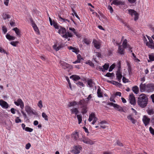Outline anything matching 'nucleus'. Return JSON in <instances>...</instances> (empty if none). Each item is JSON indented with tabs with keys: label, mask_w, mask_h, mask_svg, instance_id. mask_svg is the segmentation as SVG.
Segmentation results:
<instances>
[{
	"label": "nucleus",
	"mask_w": 154,
	"mask_h": 154,
	"mask_svg": "<svg viewBox=\"0 0 154 154\" xmlns=\"http://www.w3.org/2000/svg\"><path fill=\"white\" fill-rule=\"evenodd\" d=\"M148 102V98L146 95L141 94L138 98L137 103L139 106L142 108L146 107Z\"/></svg>",
	"instance_id": "f257e3e1"
},
{
	"label": "nucleus",
	"mask_w": 154,
	"mask_h": 154,
	"mask_svg": "<svg viewBox=\"0 0 154 154\" xmlns=\"http://www.w3.org/2000/svg\"><path fill=\"white\" fill-rule=\"evenodd\" d=\"M140 88L141 92L144 91L148 92H152L154 91V84L150 83L146 84L141 83L140 85Z\"/></svg>",
	"instance_id": "f03ea898"
},
{
	"label": "nucleus",
	"mask_w": 154,
	"mask_h": 154,
	"mask_svg": "<svg viewBox=\"0 0 154 154\" xmlns=\"http://www.w3.org/2000/svg\"><path fill=\"white\" fill-rule=\"evenodd\" d=\"M128 13L131 16L133 15L135 16L134 20L136 21L139 18V14L135 10L133 9H129L128 10Z\"/></svg>",
	"instance_id": "7ed1b4c3"
},
{
	"label": "nucleus",
	"mask_w": 154,
	"mask_h": 154,
	"mask_svg": "<svg viewBox=\"0 0 154 154\" xmlns=\"http://www.w3.org/2000/svg\"><path fill=\"white\" fill-rule=\"evenodd\" d=\"M82 149V147L79 145L74 146L73 147L71 152L75 154H79L80 152Z\"/></svg>",
	"instance_id": "20e7f679"
},
{
	"label": "nucleus",
	"mask_w": 154,
	"mask_h": 154,
	"mask_svg": "<svg viewBox=\"0 0 154 154\" xmlns=\"http://www.w3.org/2000/svg\"><path fill=\"white\" fill-rule=\"evenodd\" d=\"M58 33L61 35V36L64 38H67L66 32V29L62 26H60L58 29Z\"/></svg>",
	"instance_id": "39448f33"
},
{
	"label": "nucleus",
	"mask_w": 154,
	"mask_h": 154,
	"mask_svg": "<svg viewBox=\"0 0 154 154\" xmlns=\"http://www.w3.org/2000/svg\"><path fill=\"white\" fill-rule=\"evenodd\" d=\"M120 68V66H119L116 74V78L119 82H121V79L122 76V72L121 71Z\"/></svg>",
	"instance_id": "423d86ee"
},
{
	"label": "nucleus",
	"mask_w": 154,
	"mask_h": 154,
	"mask_svg": "<svg viewBox=\"0 0 154 154\" xmlns=\"http://www.w3.org/2000/svg\"><path fill=\"white\" fill-rule=\"evenodd\" d=\"M14 103L17 106H20L22 109L24 108V103L21 99H18L16 101H14Z\"/></svg>",
	"instance_id": "0eeeda50"
},
{
	"label": "nucleus",
	"mask_w": 154,
	"mask_h": 154,
	"mask_svg": "<svg viewBox=\"0 0 154 154\" xmlns=\"http://www.w3.org/2000/svg\"><path fill=\"white\" fill-rule=\"evenodd\" d=\"M142 121L145 126H146L149 124L150 119L146 115H144L143 117Z\"/></svg>",
	"instance_id": "6e6552de"
},
{
	"label": "nucleus",
	"mask_w": 154,
	"mask_h": 154,
	"mask_svg": "<svg viewBox=\"0 0 154 154\" xmlns=\"http://www.w3.org/2000/svg\"><path fill=\"white\" fill-rule=\"evenodd\" d=\"M130 103L132 105H134L136 104L135 98L133 93L130 94L129 97Z\"/></svg>",
	"instance_id": "1a4fd4ad"
},
{
	"label": "nucleus",
	"mask_w": 154,
	"mask_h": 154,
	"mask_svg": "<svg viewBox=\"0 0 154 154\" xmlns=\"http://www.w3.org/2000/svg\"><path fill=\"white\" fill-rule=\"evenodd\" d=\"M25 110L28 114L32 113L35 114L34 112L33 111L32 109L29 106L26 105L25 107Z\"/></svg>",
	"instance_id": "9d476101"
},
{
	"label": "nucleus",
	"mask_w": 154,
	"mask_h": 154,
	"mask_svg": "<svg viewBox=\"0 0 154 154\" xmlns=\"http://www.w3.org/2000/svg\"><path fill=\"white\" fill-rule=\"evenodd\" d=\"M92 43L94 47L97 49H99L100 48L101 44L99 41H97L96 39H94Z\"/></svg>",
	"instance_id": "9b49d317"
},
{
	"label": "nucleus",
	"mask_w": 154,
	"mask_h": 154,
	"mask_svg": "<svg viewBox=\"0 0 154 154\" xmlns=\"http://www.w3.org/2000/svg\"><path fill=\"white\" fill-rule=\"evenodd\" d=\"M0 105L3 108L7 109L8 107V103L3 100H0Z\"/></svg>",
	"instance_id": "f8f14e48"
},
{
	"label": "nucleus",
	"mask_w": 154,
	"mask_h": 154,
	"mask_svg": "<svg viewBox=\"0 0 154 154\" xmlns=\"http://www.w3.org/2000/svg\"><path fill=\"white\" fill-rule=\"evenodd\" d=\"M78 105L80 106L81 107L87 106V104L84 99L80 100L78 102Z\"/></svg>",
	"instance_id": "ddd939ff"
},
{
	"label": "nucleus",
	"mask_w": 154,
	"mask_h": 154,
	"mask_svg": "<svg viewBox=\"0 0 154 154\" xmlns=\"http://www.w3.org/2000/svg\"><path fill=\"white\" fill-rule=\"evenodd\" d=\"M127 118L131 122L132 124H134L136 123V120L133 117L132 114L129 115L127 116Z\"/></svg>",
	"instance_id": "4468645a"
},
{
	"label": "nucleus",
	"mask_w": 154,
	"mask_h": 154,
	"mask_svg": "<svg viewBox=\"0 0 154 154\" xmlns=\"http://www.w3.org/2000/svg\"><path fill=\"white\" fill-rule=\"evenodd\" d=\"M124 48H123V47L122 48V46L121 45H119V47H118V53L122 54H124Z\"/></svg>",
	"instance_id": "2eb2a0df"
},
{
	"label": "nucleus",
	"mask_w": 154,
	"mask_h": 154,
	"mask_svg": "<svg viewBox=\"0 0 154 154\" xmlns=\"http://www.w3.org/2000/svg\"><path fill=\"white\" fill-rule=\"evenodd\" d=\"M63 46L62 44H60L58 46L57 44H55L53 46V48L56 51H59L61 48H62Z\"/></svg>",
	"instance_id": "dca6fc26"
},
{
	"label": "nucleus",
	"mask_w": 154,
	"mask_h": 154,
	"mask_svg": "<svg viewBox=\"0 0 154 154\" xmlns=\"http://www.w3.org/2000/svg\"><path fill=\"white\" fill-rule=\"evenodd\" d=\"M82 141L84 143L90 144H93V142L87 138H84L82 140Z\"/></svg>",
	"instance_id": "f3484780"
},
{
	"label": "nucleus",
	"mask_w": 154,
	"mask_h": 154,
	"mask_svg": "<svg viewBox=\"0 0 154 154\" xmlns=\"http://www.w3.org/2000/svg\"><path fill=\"white\" fill-rule=\"evenodd\" d=\"M124 3L123 2L118 1L117 0H114L112 2L111 5H112V4H114L115 5H124Z\"/></svg>",
	"instance_id": "a211bd4d"
},
{
	"label": "nucleus",
	"mask_w": 154,
	"mask_h": 154,
	"mask_svg": "<svg viewBox=\"0 0 154 154\" xmlns=\"http://www.w3.org/2000/svg\"><path fill=\"white\" fill-rule=\"evenodd\" d=\"M70 110L72 114H75V115H76L79 112L78 109L76 108L71 109Z\"/></svg>",
	"instance_id": "6ab92c4d"
},
{
	"label": "nucleus",
	"mask_w": 154,
	"mask_h": 154,
	"mask_svg": "<svg viewBox=\"0 0 154 154\" xmlns=\"http://www.w3.org/2000/svg\"><path fill=\"white\" fill-rule=\"evenodd\" d=\"M114 107L119 111L123 112L124 111L123 108L117 104H116Z\"/></svg>",
	"instance_id": "aec40b11"
},
{
	"label": "nucleus",
	"mask_w": 154,
	"mask_h": 154,
	"mask_svg": "<svg viewBox=\"0 0 154 154\" xmlns=\"http://www.w3.org/2000/svg\"><path fill=\"white\" fill-rule=\"evenodd\" d=\"M70 79H72L73 80L76 81L80 79V77L78 75H72L70 77Z\"/></svg>",
	"instance_id": "412c9836"
},
{
	"label": "nucleus",
	"mask_w": 154,
	"mask_h": 154,
	"mask_svg": "<svg viewBox=\"0 0 154 154\" xmlns=\"http://www.w3.org/2000/svg\"><path fill=\"white\" fill-rule=\"evenodd\" d=\"M127 41L126 39H125L122 43V46L123 48H130V45H127Z\"/></svg>",
	"instance_id": "4be33fe9"
},
{
	"label": "nucleus",
	"mask_w": 154,
	"mask_h": 154,
	"mask_svg": "<svg viewBox=\"0 0 154 154\" xmlns=\"http://www.w3.org/2000/svg\"><path fill=\"white\" fill-rule=\"evenodd\" d=\"M72 138H74L75 140H77L79 138L78 133L77 132H75L74 133H73L72 135Z\"/></svg>",
	"instance_id": "5701e85b"
},
{
	"label": "nucleus",
	"mask_w": 154,
	"mask_h": 154,
	"mask_svg": "<svg viewBox=\"0 0 154 154\" xmlns=\"http://www.w3.org/2000/svg\"><path fill=\"white\" fill-rule=\"evenodd\" d=\"M13 30L15 31L17 35L19 37H20L21 36V34L20 33V31L19 29L17 28V27H15L13 29Z\"/></svg>",
	"instance_id": "b1692460"
},
{
	"label": "nucleus",
	"mask_w": 154,
	"mask_h": 154,
	"mask_svg": "<svg viewBox=\"0 0 154 154\" xmlns=\"http://www.w3.org/2000/svg\"><path fill=\"white\" fill-rule=\"evenodd\" d=\"M95 114L93 112H92L89 116L88 121L91 122L94 118H95Z\"/></svg>",
	"instance_id": "393cba45"
},
{
	"label": "nucleus",
	"mask_w": 154,
	"mask_h": 154,
	"mask_svg": "<svg viewBox=\"0 0 154 154\" xmlns=\"http://www.w3.org/2000/svg\"><path fill=\"white\" fill-rule=\"evenodd\" d=\"M6 37L7 39L10 40H14L16 38V37H15L11 36L10 34H7L6 35Z\"/></svg>",
	"instance_id": "a878e982"
},
{
	"label": "nucleus",
	"mask_w": 154,
	"mask_h": 154,
	"mask_svg": "<svg viewBox=\"0 0 154 154\" xmlns=\"http://www.w3.org/2000/svg\"><path fill=\"white\" fill-rule=\"evenodd\" d=\"M149 59L147 60L148 62H150L152 61H154V54H152L151 55H149Z\"/></svg>",
	"instance_id": "bb28decb"
},
{
	"label": "nucleus",
	"mask_w": 154,
	"mask_h": 154,
	"mask_svg": "<svg viewBox=\"0 0 154 154\" xmlns=\"http://www.w3.org/2000/svg\"><path fill=\"white\" fill-rule=\"evenodd\" d=\"M78 102H77L75 101L73 102H70L69 104L68 105V106L69 107L73 106H75L76 105H78Z\"/></svg>",
	"instance_id": "cd10ccee"
},
{
	"label": "nucleus",
	"mask_w": 154,
	"mask_h": 154,
	"mask_svg": "<svg viewBox=\"0 0 154 154\" xmlns=\"http://www.w3.org/2000/svg\"><path fill=\"white\" fill-rule=\"evenodd\" d=\"M109 66V64L105 63L103 66V68L102 69V67H101V69H102V71L103 72L105 70H107L108 69Z\"/></svg>",
	"instance_id": "c85d7f7f"
},
{
	"label": "nucleus",
	"mask_w": 154,
	"mask_h": 154,
	"mask_svg": "<svg viewBox=\"0 0 154 154\" xmlns=\"http://www.w3.org/2000/svg\"><path fill=\"white\" fill-rule=\"evenodd\" d=\"M81 108H82V114H85L87 112V106Z\"/></svg>",
	"instance_id": "c756f323"
},
{
	"label": "nucleus",
	"mask_w": 154,
	"mask_h": 154,
	"mask_svg": "<svg viewBox=\"0 0 154 154\" xmlns=\"http://www.w3.org/2000/svg\"><path fill=\"white\" fill-rule=\"evenodd\" d=\"M2 16L3 18L5 20L9 19L11 17L10 15L5 13L3 14Z\"/></svg>",
	"instance_id": "7c9ffc66"
},
{
	"label": "nucleus",
	"mask_w": 154,
	"mask_h": 154,
	"mask_svg": "<svg viewBox=\"0 0 154 154\" xmlns=\"http://www.w3.org/2000/svg\"><path fill=\"white\" fill-rule=\"evenodd\" d=\"M133 91L136 94H137L138 93L139 88H138L137 86H135L132 88Z\"/></svg>",
	"instance_id": "2f4dec72"
},
{
	"label": "nucleus",
	"mask_w": 154,
	"mask_h": 154,
	"mask_svg": "<svg viewBox=\"0 0 154 154\" xmlns=\"http://www.w3.org/2000/svg\"><path fill=\"white\" fill-rule=\"evenodd\" d=\"M97 93L98 97H103L102 93L101 92L100 89V88H99L97 89Z\"/></svg>",
	"instance_id": "473e14b6"
},
{
	"label": "nucleus",
	"mask_w": 154,
	"mask_h": 154,
	"mask_svg": "<svg viewBox=\"0 0 154 154\" xmlns=\"http://www.w3.org/2000/svg\"><path fill=\"white\" fill-rule=\"evenodd\" d=\"M71 9L73 12V13H72V15L73 16H74V14H75V16L76 17V18H77L78 19L80 20L79 17L78 15L77 14L75 11L74 10L73 8H72L71 7Z\"/></svg>",
	"instance_id": "72a5a7b5"
},
{
	"label": "nucleus",
	"mask_w": 154,
	"mask_h": 154,
	"mask_svg": "<svg viewBox=\"0 0 154 154\" xmlns=\"http://www.w3.org/2000/svg\"><path fill=\"white\" fill-rule=\"evenodd\" d=\"M114 73H110L109 72L107 73L105 75V76L108 77H113L114 76Z\"/></svg>",
	"instance_id": "f704fd0d"
},
{
	"label": "nucleus",
	"mask_w": 154,
	"mask_h": 154,
	"mask_svg": "<svg viewBox=\"0 0 154 154\" xmlns=\"http://www.w3.org/2000/svg\"><path fill=\"white\" fill-rule=\"evenodd\" d=\"M148 114L149 115H152L154 113V111L152 109H149L147 110Z\"/></svg>",
	"instance_id": "c9c22d12"
},
{
	"label": "nucleus",
	"mask_w": 154,
	"mask_h": 154,
	"mask_svg": "<svg viewBox=\"0 0 154 154\" xmlns=\"http://www.w3.org/2000/svg\"><path fill=\"white\" fill-rule=\"evenodd\" d=\"M146 45L147 46L151 49H154V43L152 44H149L148 42H147Z\"/></svg>",
	"instance_id": "e433bc0d"
},
{
	"label": "nucleus",
	"mask_w": 154,
	"mask_h": 154,
	"mask_svg": "<svg viewBox=\"0 0 154 154\" xmlns=\"http://www.w3.org/2000/svg\"><path fill=\"white\" fill-rule=\"evenodd\" d=\"M77 117L78 120V123L80 124L82 121V116L80 115H77Z\"/></svg>",
	"instance_id": "4c0bfd02"
},
{
	"label": "nucleus",
	"mask_w": 154,
	"mask_h": 154,
	"mask_svg": "<svg viewBox=\"0 0 154 154\" xmlns=\"http://www.w3.org/2000/svg\"><path fill=\"white\" fill-rule=\"evenodd\" d=\"M42 117L44 118V119L46 121H48V116L45 112H43L42 114Z\"/></svg>",
	"instance_id": "58836bf2"
},
{
	"label": "nucleus",
	"mask_w": 154,
	"mask_h": 154,
	"mask_svg": "<svg viewBox=\"0 0 154 154\" xmlns=\"http://www.w3.org/2000/svg\"><path fill=\"white\" fill-rule=\"evenodd\" d=\"M93 83L91 79H90L88 81V84L90 87H93Z\"/></svg>",
	"instance_id": "ea45409f"
},
{
	"label": "nucleus",
	"mask_w": 154,
	"mask_h": 154,
	"mask_svg": "<svg viewBox=\"0 0 154 154\" xmlns=\"http://www.w3.org/2000/svg\"><path fill=\"white\" fill-rule=\"evenodd\" d=\"M53 26L55 28L58 29L59 28L60 26H58L57 22L54 21H53Z\"/></svg>",
	"instance_id": "a19ab883"
},
{
	"label": "nucleus",
	"mask_w": 154,
	"mask_h": 154,
	"mask_svg": "<svg viewBox=\"0 0 154 154\" xmlns=\"http://www.w3.org/2000/svg\"><path fill=\"white\" fill-rule=\"evenodd\" d=\"M59 19L61 20H62L63 21V22H65L66 21H67L68 22H70V21L69 20H68L67 19H65V18H63L60 16H59Z\"/></svg>",
	"instance_id": "79ce46f5"
},
{
	"label": "nucleus",
	"mask_w": 154,
	"mask_h": 154,
	"mask_svg": "<svg viewBox=\"0 0 154 154\" xmlns=\"http://www.w3.org/2000/svg\"><path fill=\"white\" fill-rule=\"evenodd\" d=\"M25 130L26 131L30 132H32L33 131V129L28 127H26L25 128Z\"/></svg>",
	"instance_id": "37998d69"
},
{
	"label": "nucleus",
	"mask_w": 154,
	"mask_h": 154,
	"mask_svg": "<svg viewBox=\"0 0 154 154\" xmlns=\"http://www.w3.org/2000/svg\"><path fill=\"white\" fill-rule=\"evenodd\" d=\"M38 106L40 108H42L43 107V105L42 104V102L40 100L38 104Z\"/></svg>",
	"instance_id": "c03bdc74"
},
{
	"label": "nucleus",
	"mask_w": 154,
	"mask_h": 154,
	"mask_svg": "<svg viewBox=\"0 0 154 154\" xmlns=\"http://www.w3.org/2000/svg\"><path fill=\"white\" fill-rule=\"evenodd\" d=\"M61 65L63 66H64L65 67H63V68L65 69V68H67L68 66L69 65V64H67V63H65L64 62L61 63Z\"/></svg>",
	"instance_id": "a18cd8bd"
},
{
	"label": "nucleus",
	"mask_w": 154,
	"mask_h": 154,
	"mask_svg": "<svg viewBox=\"0 0 154 154\" xmlns=\"http://www.w3.org/2000/svg\"><path fill=\"white\" fill-rule=\"evenodd\" d=\"M69 29L70 30L72 31L76 36H78L77 33L76 32H75V29L74 28L70 27L69 28Z\"/></svg>",
	"instance_id": "49530a36"
},
{
	"label": "nucleus",
	"mask_w": 154,
	"mask_h": 154,
	"mask_svg": "<svg viewBox=\"0 0 154 154\" xmlns=\"http://www.w3.org/2000/svg\"><path fill=\"white\" fill-rule=\"evenodd\" d=\"M76 84L78 86H79V87H84V85L83 83L82 82H78L76 83Z\"/></svg>",
	"instance_id": "de8ad7c7"
},
{
	"label": "nucleus",
	"mask_w": 154,
	"mask_h": 154,
	"mask_svg": "<svg viewBox=\"0 0 154 154\" xmlns=\"http://www.w3.org/2000/svg\"><path fill=\"white\" fill-rule=\"evenodd\" d=\"M2 30L4 34H5L7 32V28L5 26L2 27Z\"/></svg>",
	"instance_id": "09e8293b"
},
{
	"label": "nucleus",
	"mask_w": 154,
	"mask_h": 154,
	"mask_svg": "<svg viewBox=\"0 0 154 154\" xmlns=\"http://www.w3.org/2000/svg\"><path fill=\"white\" fill-rule=\"evenodd\" d=\"M108 9H109L111 13H112L113 11L112 7L110 5H109L108 6Z\"/></svg>",
	"instance_id": "8fccbe9b"
},
{
	"label": "nucleus",
	"mask_w": 154,
	"mask_h": 154,
	"mask_svg": "<svg viewBox=\"0 0 154 154\" xmlns=\"http://www.w3.org/2000/svg\"><path fill=\"white\" fill-rule=\"evenodd\" d=\"M15 122L16 123H18L21 122V120L19 119V117H17L15 120Z\"/></svg>",
	"instance_id": "3c124183"
},
{
	"label": "nucleus",
	"mask_w": 154,
	"mask_h": 154,
	"mask_svg": "<svg viewBox=\"0 0 154 154\" xmlns=\"http://www.w3.org/2000/svg\"><path fill=\"white\" fill-rule=\"evenodd\" d=\"M18 43V42L16 41V42H11V44L13 46H16V44Z\"/></svg>",
	"instance_id": "603ef678"
},
{
	"label": "nucleus",
	"mask_w": 154,
	"mask_h": 154,
	"mask_svg": "<svg viewBox=\"0 0 154 154\" xmlns=\"http://www.w3.org/2000/svg\"><path fill=\"white\" fill-rule=\"evenodd\" d=\"M86 63L87 64H89L90 66H94V64L92 63V62L90 60H89L86 62Z\"/></svg>",
	"instance_id": "864d4df0"
},
{
	"label": "nucleus",
	"mask_w": 154,
	"mask_h": 154,
	"mask_svg": "<svg viewBox=\"0 0 154 154\" xmlns=\"http://www.w3.org/2000/svg\"><path fill=\"white\" fill-rule=\"evenodd\" d=\"M149 130L150 133L152 135H154V130L152 127H151L149 128Z\"/></svg>",
	"instance_id": "5fc2aeb1"
},
{
	"label": "nucleus",
	"mask_w": 154,
	"mask_h": 154,
	"mask_svg": "<svg viewBox=\"0 0 154 154\" xmlns=\"http://www.w3.org/2000/svg\"><path fill=\"white\" fill-rule=\"evenodd\" d=\"M96 55L99 58H101V54L100 52H95Z\"/></svg>",
	"instance_id": "6e6d98bb"
},
{
	"label": "nucleus",
	"mask_w": 154,
	"mask_h": 154,
	"mask_svg": "<svg viewBox=\"0 0 154 154\" xmlns=\"http://www.w3.org/2000/svg\"><path fill=\"white\" fill-rule=\"evenodd\" d=\"M83 42L87 45H89L90 44L89 41L87 40L86 38L84 39Z\"/></svg>",
	"instance_id": "4d7b16f0"
},
{
	"label": "nucleus",
	"mask_w": 154,
	"mask_h": 154,
	"mask_svg": "<svg viewBox=\"0 0 154 154\" xmlns=\"http://www.w3.org/2000/svg\"><path fill=\"white\" fill-rule=\"evenodd\" d=\"M66 35L67 38H68V37H71L72 36V34L71 32H66Z\"/></svg>",
	"instance_id": "13d9d810"
},
{
	"label": "nucleus",
	"mask_w": 154,
	"mask_h": 154,
	"mask_svg": "<svg viewBox=\"0 0 154 154\" xmlns=\"http://www.w3.org/2000/svg\"><path fill=\"white\" fill-rule=\"evenodd\" d=\"M115 66V65H114V64H112L110 66L109 70V72H111V71H112V69L114 68Z\"/></svg>",
	"instance_id": "bf43d9fd"
},
{
	"label": "nucleus",
	"mask_w": 154,
	"mask_h": 154,
	"mask_svg": "<svg viewBox=\"0 0 154 154\" xmlns=\"http://www.w3.org/2000/svg\"><path fill=\"white\" fill-rule=\"evenodd\" d=\"M0 52L1 53H4V54H7V53L6 51L1 47H0Z\"/></svg>",
	"instance_id": "052dcab7"
},
{
	"label": "nucleus",
	"mask_w": 154,
	"mask_h": 154,
	"mask_svg": "<svg viewBox=\"0 0 154 154\" xmlns=\"http://www.w3.org/2000/svg\"><path fill=\"white\" fill-rule=\"evenodd\" d=\"M128 79H126L125 77H123L122 78V81L124 83L128 82Z\"/></svg>",
	"instance_id": "680f3d73"
},
{
	"label": "nucleus",
	"mask_w": 154,
	"mask_h": 154,
	"mask_svg": "<svg viewBox=\"0 0 154 154\" xmlns=\"http://www.w3.org/2000/svg\"><path fill=\"white\" fill-rule=\"evenodd\" d=\"M30 21L32 27L36 26V25L32 19H31Z\"/></svg>",
	"instance_id": "e2e57ef3"
},
{
	"label": "nucleus",
	"mask_w": 154,
	"mask_h": 154,
	"mask_svg": "<svg viewBox=\"0 0 154 154\" xmlns=\"http://www.w3.org/2000/svg\"><path fill=\"white\" fill-rule=\"evenodd\" d=\"M116 143L117 144V145L119 146H123V144L122 143H121L120 141H119V140H117Z\"/></svg>",
	"instance_id": "0e129e2a"
},
{
	"label": "nucleus",
	"mask_w": 154,
	"mask_h": 154,
	"mask_svg": "<svg viewBox=\"0 0 154 154\" xmlns=\"http://www.w3.org/2000/svg\"><path fill=\"white\" fill-rule=\"evenodd\" d=\"M148 40L149 41V44H152L153 42V40L152 39L151 37L148 36L147 37Z\"/></svg>",
	"instance_id": "69168bd1"
},
{
	"label": "nucleus",
	"mask_w": 154,
	"mask_h": 154,
	"mask_svg": "<svg viewBox=\"0 0 154 154\" xmlns=\"http://www.w3.org/2000/svg\"><path fill=\"white\" fill-rule=\"evenodd\" d=\"M33 28L34 30L36 32H39V29H38V28L37 27V26H35L34 27H33Z\"/></svg>",
	"instance_id": "338daca9"
},
{
	"label": "nucleus",
	"mask_w": 154,
	"mask_h": 154,
	"mask_svg": "<svg viewBox=\"0 0 154 154\" xmlns=\"http://www.w3.org/2000/svg\"><path fill=\"white\" fill-rule=\"evenodd\" d=\"M31 146V144L30 143H29L27 144L26 145V149H29Z\"/></svg>",
	"instance_id": "774afa93"
}]
</instances>
